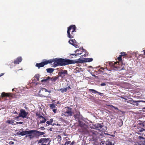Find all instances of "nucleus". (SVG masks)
Wrapping results in <instances>:
<instances>
[{"label":"nucleus","instance_id":"obj_1","mask_svg":"<svg viewBox=\"0 0 145 145\" xmlns=\"http://www.w3.org/2000/svg\"><path fill=\"white\" fill-rule=\"evenodd\" d=\"M52 63L54 62V67H55L59 65L65 66L67 65L74 63L76 61L72 60L63 59L62 58H56L52 59Z\"/></svg>","mask_w":145,"mask_h":145},{"label":"nucleus","instance_id":"obj_2","mask_svg":"<svg viewBox=\"0 0 145 145\" xmlns=\"http://www.w3.org/2000/svg\"><path fill=\"white\" fill-rule=\"evenodd\" d=\"M76 29L75 25H71L68 27L67 31L68 37L70 39L73 38L75 35L74 32H76Z\"/></svg>","mask_w":145,"mask_h":145},{"label":"nucleus","instance_id":"obj_3","mask_svg":"<svg viewBox=\"0 0 145 145\" xmlns=\"http://www.w3.org/2000/svg\"><path fill=\"white\" fill-rule=\"evenodd\" d=\"M100 131L99 129H90L88 131L89 134L92 136L93 140H97L99 135Z\"/></svg>","mask_w":145,"mask_h":145},{"label":"nucleus","instance_id":"obj_4","mask_svg":"<svg viewBox=\"0 0 145 145\" xmlns=\"http://www.w3.org/2000/svg\"><path fill=\"white\" fill-rule=\"evenodd\" d=\"M118 64V65L120 64V63L118 62H110L109 63L110 65L114 67H115L118 70H122L125 69V68L124 67L125 66V64H122L121 65V67H120V66H116Z\"/></svg>","mask_w":145,"mask_h":145},{"label":"nucleus","instance_id":"obj_5","mask_svg":"<svg viewBox=\"0 0 145 145\" xmlns=\"http://www.w3.org/2000/svg\"><path fill=\"white\" fill-rule=\"evenodd\" d=\"M65 112L64 113L65 114L66 116H71L73 115L74 112L72 111L71 108H70L69 106H67L65 107L64 108Z\"/></svg>","mask_w":145,"mask_h":145},{"label":"nucleus","instance_id":"obj_6","mask_svg":"<svg viewBox=\"0 0 145 145\" xmlns=\"http://www.w3.org/2000/svg\"><path fill=\"white\" fill-rule=\"evenodd\" d=\"M52 63V60L51 59L46 60L40 63H37L35 65V66L37 67L38 69L40 67H43L44 65H46L48 63Z\"/></svg>","mask_w":145,"mask_h":145},{"label":"nucleus","instance_id":"obj_7","mask_svg":"<svg viewBox=\"0 0 145 145\" xmlns=\"http://www.w3.org/2000/svg\"><path fill=\"white\" fill-rule=\"evenodd\" d=\"M48 92L49 93H50L51 91L50 90H48L45 88H42V89L39 91L38 93V95L40 97H46V96L45 95L44 92Z\"/></svg>","mask_w":145,"mask_h":145},{"label":"nucleus","instance_id":"obj_8","mask_svg":"<svg viewBox=\"0 0 145 145\" xmlns=\"http://www.w3.org/2000/svg\"><path fill=\"white\" fill-rule=\"evenodd\" d=\"M28 114V113L26 112L24 110L21 109L20 110V113H19V117H20L23 118H26L28 119V117H27V116Z\"/></svg>","mask_w":145,"mask_h":145},{"label":"nucleus","instance_id":"obj_9","mask_svg":"<svg viewBox=\"0 0 145 145\" xmlns=\"http://www.w3.org/2000/svg\"><path fill=\"white\" fill-rule=\"evenodd\" d=\"M50 141L49 138H44L40 139L39 142V143H41L42 145H49Z\"/></svg>","mask_w":145,"mask_h":145},{"label":"nucleus","instance_id":"obj_10","mask_svg":"<svg viewBox=\"0 0 145 145\" xmlns=\"http://www.w3.org/2000/svg\"><path fill=\"white\" fill-rule=\"evenodd\" d=\"M93 60V59L92 58H84V60L82 59L79 58L76 61L75 63H83L84 62H90Z\"/></svg>","mask_w":145,"mask_h":145},{"label":"nucleus","instance_id":"obj_11","mask_svg":"<svg viewBox=\"0 0 145 145\" xmlns=\"http://www.w3.org/2000/svg\"><path fill=\"white\" fill-rule=\"evenodd\" d=\"M68 74L67 71V70L61 69L58 72L59 76L63 78L65 76L67 75Z\"/></svg>","mask_w":145,"mask_h":145},{"label":"nucleus","instance_id":"obj_12","mask_svg":"<svg viewBox=\"0 0 145 145\" xmlns=\"http://www.w3.org/2000/svg\"><path fill=\"white\" fill-rule=\"evenodd\" d=\"M34 133H35V135L36 137H39L40 136L43 135L45 134V133L43 132L38 131L35 130H32V134Z\"/></svg>","mask_w":145,"mask_h":145},{"label":"nucleus","instance_id":"obj_13","mask_svg":"<svg viewBox=\"0 0 145 145\" xmlns=\"http://www.w3.org/2000/svg\"><path fill=\"white\" fill-rule=\"evenodd\" d=\"M32 130L28 131H22V132L19 133V135H21V136H24V135L30 134H32Z\"/></svg>","mask_w":145,"mask_h":145},{"label":"nucleus","instance_id":"obj_14","mask_svg":"<svg viewBox=\"0 0 145 145\" xmlns=\"http://www.w3.org/2000/svg\"><path fill=\"white\" fill-rule=\"evenodd\" d=\"M12 93H6L3 92L2 93L1 96L2 97H12Z\"/></svg>","mask_w":145,"mask_h":145},{"label":"nucleus","instance_id":"obj_15","mask_svg":"<svg viewBox=\"0 0 145 145\" xmlns=\"http://www.w3.org/2000/svg\"><path fill=\"white\" fill-rule=\"evenodd\" d=\"M89 91L90 92H92V93H98L99 95H100L101 96H103V93H101L97 91H96V90L92 89H89Z\"/></svg>","mask_w":145,"mask_h":145},{"label":"nucleus","instance_id":"obj_16","mask_svg":"<svg viewBox=\"0 0 145 145\" xmlns=\"http://www.w3.org/2000/svg\"><path fill=\"white\" fill-rule=\"evenodd\" d=\"M127 54L125 52H121L120 53V55H119V56L118 57V59L119 61L121 62V63L122 61V59L121 58L122 57L125 56Z\"/></svg>","mask_w":145,"mask_h":145},{"label":"nucleus","instance_id":"obj_17","mask_svg":"<svg viewBox=\"0 0 145 145\" xmlns=\"http://www.w3.org/2000/svg\"><path fill=\"white\" fill-rule=\"evenodd\" d=\"M103 123H97L94 125V127L96 129L99 128L101 129L103 127Z\"/></svg>","mask_w":145,"mask_h":145},{"label":"nucleus","instance_id":"obj_18","mask_svg":"<svg viewBox=\"0 0 145 145\" xmlns=\"http://www.w3.org/2000/svg\"><path fill=\"white\" fill-rule=\"evenodd\" d=\"M39 120L40 121V123H44L47 120H48L45 117L42 116L39 119Z\"/></svg>","mask_w":145,"mask_h":145},{"label":"nucleus","instance_id":"obj_19","mask_svg":"<svg viewBox=\"0 0 145 145\" xmlns=\"http://www.w3.org/2000/svg\"><path fill=\"white\" fill-rule=\"evenodd\" d=\"M140 101H135L133 100L132 98H130V100L127 101V102L128 103L132 104V103H139Z\"/></svg>","mask_w":145,"mask_h":145},{"label":"nucleus","instance_id":"obj_20","mask_svg":"<svg viewBox=\"0 0 145 145\" xmlns=\"http://www.w3.org/2000/svg\"><path fill=\"white\" fill-rule=\"evenodd\" d=\"M79 126L81 127H84L86 126L85 123L82 121H79Z\"/></svg>","mask_w":145,"mask_h":145},{"label":"nucleus","instance_id":"obj_21","mask_svg":"<svg viewBox=\"0 0 145 145\" xmlns=\"http://www.w3.org/2000/svg\"><path fill=\"white\" fill-rule=\"evenodd\" d=\"M58 78V76H53L52 78H50L49 80H51L52 81L55 82Z\"/></svg>","mask_w":145,"mask_h":145},{"label":"nucleus","instance_id":"obj_22","mask_svg":"<svg viewBox=\"0 0 145 145\" xmlns=\"http://www.w3.org/2000/svg\"><path fill=\"white\" fill-rule=\"evenodd\" d=\"M54 69L52 68H49L46 69V71L48 73H52V72L54 71Z\"/></svg>","mask_w":145,"mask_h":145},{"label":"nucleus","instance_id":"obj_23","mask_svg":"<svg viewBox=\"0 0 145 145\" xmlns=\"http://www.w3.org/2000/svg\"><path fill=\"white\" fill-rule=\"evenodd\" d=\"M53 119H51L49 121H47L46 122L47 124H46V126H47L50 125L52 124L51 123L53 122Z\"/></svg>","mask_w":145,"mask_h":145},{"label":"nucleus","instance_id":"obj_24","mask_svg":"<svg viewBox=\"0 0 145 145\" xmlns=\"http://www.w3.org/2000/svg\"><path fill=\"white\" fill-rule=\"evenodd\" d=\"M138 127H145V122H143L142 123H139Z\"/></svg>","mask_w":145,"mask_h":145},{"label":"nucleus","instance_id":"obj_25","mask_svg":"<svg viewBox=\"0 0 145 145\" xmlns=\"http://www.w3.org/2000/svg\"><path fill=\"white\" fill-rule=\"evenodd\" d=\"M6 123H8L9 124H15L14 123V120H7L6 121Z\"/></svg>","mask_w":145,"mask_h":145},{"label":"nucleus","instance_id":"obj_26","mask_svg":"<svg viewBox=\"0 0 145 145\" xmlns=\"http://www.w3.org/2000/svg\"><path fill=\"white\" fill-rule=\"evenodd\" d=\"M58 90L59 91H61L62 93H63L64 92H66L67 91V87H66V88H61V89H58Z\"/></svg>","mask_w":145,"mask_h":145},{"label":"nucleus","instance_id":"obj_27","mask_svg":"<svg viewBox=\"0 0 145 145\" xmlns=\"http://www.w3.org/2000/svg\"><path fill=\"white\" fill-rule=\"evenodd\" d=\"M31 134H28V135H26L25 136V137H29L30 139H32L35 137V136L34 135H32Z\"/></svg>","mask_w":145,"mask_h":145},{"label":"nucleus","instance_id":"obj_28","mask_svg":"<svg viewBox=\"0 0 145 145\" xmlns=\"http://www.w3.org/2000/svg\"><path fill=\"white\" fill-rule=\"evenodd\" d=\"M36 115L38 117V118L39 119L40 118L42 117L43 116H42L39 112H37L36 113Z\"/></svg>","mask_w":145,"mask_h":145},{"label":"nucleus","instance_id":"obj_29","mask_svg":"<svg viewBox=\"0 0 145 145\" xmlns=\"http://www.w3.org/2000/svg\"><path fill=\"white\" fill-rule=\"evenodd\" d=\"M79 51H80L78 49H77L75 51V53H76V56H79V55H80L82 54V53L80 52H78V53H77Z\"/></svg>","mask_w":145,"mask_h":145},{"label":"nucleus","instance_id":"obj_30","mask_svg":"<svg viewBox=\"0 0 145 145\" xmlns=\"http://www.w3.org/2000/svg\"><path fill=\"white\" fill-rule=\"evenodd\" d=\"M50 77H49V76H48L46 79H43V80H42L41 81L42 82H47V81L49 80L50 79Z\"/></svg>","mask_w":145,"mask_h":145},{"label":"nucleus","instance_id":"obj_31","mask_svg":"<svg viewBox=\"0 0 145 145\" xmlns=\"http://www.w3.org/2000/svg\"><path fill=\"white\" fill-rule=\"evenodd\" d=\"M35 77L36 78L37 81L39 80L40 76L39 74H37L35 75Z\"/></svg>","mask_w":145,"mask_h":145},{"label":"nucleus","instance_id":"obj_32","mask_svg":"<svg viewBox=\"0 0 145 145\" xmlns=\"http://www.w3.org/2000/svg\"><path fill=\"white\" fill-rule=\"evenodd\" d=\"M50 107L51 109H53L55 107V105L53 104H51L50 105Z\"/></svg>","mask_w":145,"mask_h":145},{"label":"nucleus","instance_id":"obj_33","mask_svg":"<svg viewBox=\"0 0 145 145\" xmlns=\"http://www.w3.org/2000/svg\"><path fill=\"white\" fill-rule=\"evenodd\" d=\"M69 42L70 44H71L72 45H73L74 44V40L73 39H71L69 41Z\"/></svg>","mask_w":145,"mask_h":145},{"label":"nucleus","instance_id":"obj_34","mask_svg":"<svg viewBox=\"0 0 145 145\" xmlns=\"http://www.w3.org/2000/svg\"><path fill=\"white\" fill-rule=\"evenodd\" d=\"M14 63L15 64H18V58H17L16 60H15L14 61Z\"/></svg>","mask_w":145,"mask_h":145},{"label":"nucleus","instance_id":"obj_35","mask_svg":"<svg viewBox=\"0 0 145 145\" xmlns=\"http://www.w3.org/2000/svg\"><path fill=\"white\" fill-rule=\"evenodd\" d=\"M106 145H113L111 142L109 141L106 142Z\"/></svg>","mask_w":145,"mask_h":145},{"label":"nucleus","instance_id":"obj_36","mask_svg":"<svg viewBox=\"0 0 145 145\" xmlns=\"http://www.w3.org/2000/svg\"><path fill=\"white\" fill-rule=\"evenodd\" d=\"M110 106L111 108H113L115 110H118V108H117V107H116L115 106L112 105H110Z\"/></svg>","mask_w":145,"mask_h":145},{"label":"nucleus","instance_id":"obj_37","mask_svg":"<svg viewBox=\"0 0 145 145\" xmlns=\"http://www.w3.org/2000/svg\"><path fill=\"white\" fill-rule=\"evenodd\" d=\"M138 138H139V139L140 140H141V139H145V138H144L143 137H141V136H138Z\"/></svg>","mask_w":145,"mask_h":145},{"label":"nucleus","instance_id":"obj_38","mask_svg":"<svg viewBox=\"0 0 145 145\" xmlns=\"http://www.w3.org/2000/svg\"><path fill=\"white\" fill-rule=\"evenodd\" d=\"M22 60V58L21 57H19V62H21Z\"/></svg>","mask_w":145,"mask_h":145},{"label":"nucleus","instance_id":"obj_39","mask_svg":"<svg viewBox=\"0 0 145 145\" xmlns=\"http://www.w3.org/2000/svg\"><path fill=\"white\" fill-rule=\"evenodd\" d=\"M134 145H145V144H143V143H137L135 144Z\"/></svg>","mask_w":145,"mask_h":145},{"label":"nucleus","instance_id":"obj_40","mask_svg":"<svg viewBox=\"0 0 145 145\" xmlns=\"http://www.w3.org/2000/svg\"><path fill=\"white\" fill-rule=\"evenodd\" d=\"M145 129H143V128H141V129L139 131L140 132H142V131H145Z\"/></svg>","mask_w":145,"mask_h":145},{"label":"nucleus","instance_id":"obj_41","mask_svg":"<svg viewBox=\"0 0 145 145\" xmlns=\"http://www.w3.org/2000/svg\"><path fill=\"white\" fill-rule=\"evenodd\" d=\"M80 112L79 111H78L77 112L76 114V116H79L80 115Z\"/></svg>","mask_w":145,"mask_h":145},{"label":"nucleus","instance_id":"obj_42","mask_svg":"<svg viewBox=\"0 0 145 145\" xmlns=\"http://www.w3.org/2000/svg\"><path fill=\"white\" fill-rule=\"evenodd\" d=\"M71 142L70 141H67L66 142V143L67 145H68V144H70V143Z\"/></svg>","mask_w":145,"mask_h":145},{"label":"nucleus","instance_id":"obj_43","mask_svg":"<svg viewBox=\"0 0 145 145\" xmlns=\"http://www.w3.org/2000/svg\"><path fill=\"white\" fill-rule=\"evenodd\" d=\"M101 86H104L106 85V84L105 83H103L101 84Z\"/></svg>","mask_w":145,"mask_h":145},{"label":"nucleus","instance_id":"obj_44","mask_svg":"<svg viewBox=\"0 0 145 145\" xmlns=\"http://www.w3.org/2000/svg\"><path fill=\"white\" fill-rule=\"evenodd\" d=\"M75 144V142L74 141H73L71 143L70 145H74Z\"/></svg>","mask_w":145,"mask_h":145},{"label":"nucleus","instance_id":"obj_45","mask_svg":"<svg viewBox=\"0 0 145 145\" xmlns=\"http://www.w3.org/2000/svg\"><path fill=\"white\" fill-rule=\"evenodd\" d=\"M53 111L54 113H56V109H53Z\"/></svg>","mask_w":145,"mask_h":145},{"label":"nucleus","instance_id":"obj_46","mask_svg":"<svg viewBox=\"0 0 145 145\" xmlns=\"http://www.w3.org/2000/svg\"><path fill=\"white\" fill-rule=\"evenodd\" d=\"M120 97L121 99H124L125 100H127V99L124 98L123 97L121 96Z\"/></svg>","mask_w":145,"mask_h":145},{"label":"nucleus","instance_id":"obj_47","mask_svg":"<svg viewBox=\"0 0 145 145\" xmlns=\"http://www.w3.org/2000/svg\"><path fill=\"white\" fill-rule=\"evenodd\" d=\"M52 129H53V128L51 127L48 130H49V131H52Z\"/></svg>","mask_w":145,"mask_h":145},{"label":"nucleus","instance_id":"obj_48","mask_svg":"<svg viewBox=\"0 0 145 145\" xmlns=\"http://www.w3.org/2000/svg\"><path fill=\"white\" fill-rule=\"evenodd\" d=\"M57 138H58L59 139V138H61V136L60 135H58L57 136Z\"/></svg>","mask_w":145,"mask_h":145},{"label":"nucleus","instance_id":"obj_49","mask_svg":"<svg viewBox=\"0 0 145 145\" xmlns=\"http://www.w3.org/2000/svg\"><path fill=\"white\" fill-rule=\"evenodd\" d=\"M67 90L68 89H71V88L70 87V86H69L68 87H67Z\"/></svg>","mask_w":145,"mask_h":145},{"label":"nucleus","instance_id":"obj_50","mask_svg":"<svg viewBox=\"0 0 145 145\" xmlns=\"http://www.w3.org/2000/svg\"><path fill=\"white\" fill-rule=\"evenodd\" d=\"M139 101H140L139 102H142L144 103H145V101H139Z\"/></svg>","mask_w":145,"mask_h":145},{"label":"nucleus","instance_id":"obj_51","mask_svg":"<svg viewBox=\"0 0 145 145\" xmlns=\"http://www.w3.org/2000/svg\"><path fill=\"white\" fill-rule=\"evenodd\" d=\"M65 114H64V113H62L61 115V116H66V115H65Z\"/></svg>","mask_w":145,"mask_h":145},{"label":"nucleus","instance_id":"obj_52","mask_svg":"<svg viewBox=\"0 0 145 145\" xmlns=\"http://www.w3.org/2000/svg\"><path fill=\"white\" fill-rule=\"evenodd\" d=\"M4 74V73H2L0 74V77L3 75Z\"/></svg>","mask_w":145,"mask_h":145},{"label":"nucleus","instance_id":"obj_53","mask_svg":"<svg viewBox=\"0 0 145 145\" xmlns=\"http://www.w3.org/2000/svg\"><path fill=\"white\" fill-rule=\"evenodd\" d=\"M40 129H41V130H43L45 128L44 127H40Z\"/></svg>","mask_w":145,"mask_h":145},{"label":"nucleus","instance_id":"obj_54","mask_svg":"<svg viewBox=\"0 0 145 145\" xmlns=\"http://www.w3.org/2000/svg\"><path fill=\"white\" fill-rule=\"evenodd\" d=\"M73 46H74L75 47L77 48V46H78L77 45V44H73Z\"/></svg>","mask_w":145,"mask_h":145},{"label":"nucleus","instance_id":"obj_55","mask_svg":"<svg viewBox=\"0 0 145 145\" xmlns=\"http://www.w3.org/2000/svg\"><path fill=\"white\" fill-rule=\"evenodd\" d=\"M23 123V122H22L20 121V122H19V124H22Z\"/></svg>","mask_w":145,"mask_h":145},{"label":"nucleus","instance_id":"obj_56","mask_svg":"<svg viewBox=\"0 0 145 145\" xmlns=\"http://www.w3.org/2000/svg\"><path fill=\"white\" fill-rule=\"evenodd\" d=\"M52 126H54V125H56V124L55 123H53L52 124Z\"/></svg>","mask_w":145,"mask_h":145},{"label":"nucleus","instance_id":"obj_57","mask_svg":"<svg viewBox=\"0 0 145 145\" xmlns=\"http://www.w3.org/2000/svg\"><path fill=\"white\" fill-rule=\"evenodd\" d=\"M143 51L144 52V55H145V50H143Z\"/></svg>","mask_w":145,"mask_h":145},{"label":"nucleus","instance_id":"obj_58","mask_svg":"<svg viewBox=\"0 0 145 145\" xmlns=\"http://www.w3.org/2000/svg\"><path fill=\"white\" fill-rule=\"evenodd\" d=\"M67 145V144H66V142L65 143V144H62L61 145Z\"/></svg>","mask_w":145,"mask_h":145},{"label":"nucleus","instance_id":"obj_59","mask_svg":"<svg viewBox=\"0 0 145 145\" xmlns=\"http://www.w3.org/2000/svg\"><path fill=\"white\" fill-rule=\"evenodd\" d=\"M136 103V105L137 106H138V105H139V104L138 103Z\"/></svg>","mask_w":145,"mask_h":145},{"label":"nucleus","instance_id":"obj_60","mask_svg":"<svg viewBox=\"0 0 145 145\" xmlns=\"http://www.w3.org/2000/svg\"><path fill=\"white\" fill-rule=\"evenodd\" d=\"M56 125H57V126H59L60 125L59 124H58V123H57V124H56Z\"/></svg>","mask_w":145,"mask_h":145},{"label":"nucleus","instance_id":"obj_61","mask_svg":"<svg viewBox=\"0 0 145 145\" xmlns=\"http://www.w3.org/2000/svg\"><path fill=\"white\" fill-rule=\"evenodd\" d=\"M72 55H73V56H74V55H75L76 56V54H71Z\"/></svg>","mask_w":145,"mask_h":145},{"label":"nucleus","instance_id":"obj_62","mask_svg":"<svg viewBox=\"0 0 145 145\" xmlns=\"http://www.w3.org/2000/svg\"><path fill=\"white\" fill-rule=\"evenodd\" d=\"M16 124H18V122H16Z\"/></svg>","mask_w":145,"mask_h":145},{"label":"nucleus","instance_id":"obj_63","mask_svg":"<svg viewBox=\"0 0 145 145\" xmlns=\"http://www.w3.org/2000/svg\"><path fill=\"white\" fill-rule=\"evenodd\" d=\"M101 143H102V144H104L103 143H102V142H101Z\"/></svg>","mask_w":145,"mask_h":145},{"label":"nucleus","instance_id":"obj_64","mask_svg":"<svg viewBox=\"0 0 145 145\" xmlns=\"http://www.w3.org/2000/svg\"><path fill=\"white\" fill-rule=\"evenodd\" d=\"M14 143V142H12V144H13Z\"/></svg>","mask_w":145,"mask_h":145}]
</instances>
